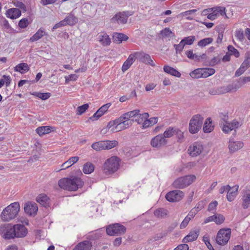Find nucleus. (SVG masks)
Masks as SVG:
<instances>
[{
	"label": "nucleus",
	"instance_id": "f257e3e1",
	"mask_svg": "<svg viewBox=\"0 0 250 250\" xmlns=\"http://www.w3.org/2000/svg\"><path fill=\"white\" fill-rule=\"evenodd\" d=\"M83 184L82 179L77 177L64 178L58 182V185L61 188L69 191H76L79 188H82Z\"/></svg>",
	"mask_w": 250,
	"mask_h": 250
},
{
	"label": "nucleus",
	"instance_id": "f03ea898",
	"mask_svg": "<svg viewBox=\"0 0 250 250\" xmlns=\"http://www.w3.org/2000/svg\"><path fill=\"white\" fill-rule=\"evenodd\" d=\"M132 122V120H127L121 116L114 121H110L106 127L112 132H119L130 127Z\"/></svg>",
	"mask_w": 250,
	"mask_h": 250
},
{
	"label": "nucleus",
	"instance_id": "7ed1b4c3",
	"mask_svg": "<svg viewBox=\"0 0 250 250\" xmlns=\"http://www.w3.org/2000/svg\"><path fill=\"white\" fill-rule=\"evenodd\" d=\"M20 204L19 202H14L6 207L1 214V218L4 221H9L14 219L20 211Z\"/></svg>",
	"mask_w": 250,
	"mask_h": 250
},
{
	"label": "nucleus",
	"instance_id": "20e7f679",
	"mask_svg": "<svg viewBox=\"0 0 250 250\" xmlns=\"http://www.w3.org/2000/svg\"><path fill=\"white\" fill-rule=\"evenodd\" d=\"M119 167L120 159L117 156H112L105 161L103 171L106 175H110L117 171Z\"/></svg>",
	"mask_w": 250,
	"mask_h": 250
},
{
	"label": "nucleus",
	"instance_id": "39448f33",
	"mask_svg": "<svg viewBox=\"0 0 250 250\" xmlns=\"http://www.w3.org/2000/svg\"><path fill=\"white\" fill-rule=\"evenodd\" d=\"M196 179L195 175H186L176 179L173 182L172 186L176 188L183 189L190 185Z\"/></svg>",
	"mask_w": 250,
	"mask_h": 250
},
{
	"label": "nucleus",
	"instance_id": "423d86ee",
	"mask_svg": "<svg viewBox=\"0 0 250 250\" xmlns=\"http://www.w3.org/2000/svg\"><path fill=\"white\" fill-rule=\"evenodd\" d=\"M204 118L199 114L194 115L189 123L188 130L191 134L197 133L201 128Z\"/></svg>",
	"mask_w": 250,
	"mask_h": 250
},
{
	"label": "nucleus",
	"instance_id": "0eeeda50",
	"mask_svg": "<svg viewBox=\"0 0 250 250\" xmlns=\"http://www.w3.org/2000/svg\"><path fill=\"white\" fill-rule=\"evenodd\" d=\"M231 235V229H220L216 235V242L220 246L226 245L230 239Z\"/></svg>",
	"mask_w": 250,
	"mask_h": 250
},
{
	"label": "nucleus",
	"instance_id": "6e6552de",
	"mask_svg": "<svg viewBox=\"0 0 250 250\" xmlns=\"http://www.w3.org/2000/svg\"><path fill=\"white\" fill-rule=\"evenodd\" d=\"M0 233L5 239L9 240L16 237L14 225L6 224L0 227Z\"/></svg>",
	"mask_w": 250,
	"mask_h": 250
},
{
	"label": "nucleus",
	"instance_id": "1a4fd4ad",
	"mask_svg": "<svg viewBox=\"0 0 250 250\" xmlns=\"http://www.w3.org/2000/svg\"><path fill=\"white\" fill-rule=\"evenodd\" d=\"M106 233L108 235H120L124 234L126 231V228L123 225L115 223L110 225L106 228Z\"/></svg>",
	"mask_w": 250,
	"mask_h": 250
},
{
	"label": "nucleus",
	"instance_id": "9d476101",
	"mask_svg": "<svg viewBox=\"0 0 250 250\" xmlns=\"http://www.w3.org/2000/svg\"><path fill=\"white\" fill-rule=\"evenodd\" d=\"M132 15L129 11H122L116 13L111 19V22L118 24H125L127 21L128 18Z\"/></svg>",
	"mask_w": 250,
	"mask_h": 250
},
{
	"label": "nucleus",
	"instance_id": "9b49d317",
	"mask_svg": "<svg viewBox=\"0 0 250 250\" xmlns=\"http://www.w3.org/2000/svg\"><path fill=\"white\" fill-rule=\"evenodd\" d=\"M184 192L180 190H174L166 195V199L170 202H176L181 200L184 197Z\"/></svg>",
	"mask_w": 250,
	"mask_h": 250
},
{
	"label": "nucleus",
	"instance_id": "f8f14e48",
	"mask_svg": "<svg viewBox=\"0 0 250 250\" xmlns=\"http://www.w3.org/2000/svg\"><path fill=\"white\" fill-rule=\"evenodd\" d=\"M204 149L203 146L200 142H194L189 147L188 151L189 154L192 156H197L199 155Z\"/></svg>",
	"mask_w": 250,
	"mask_h": 250
},
{
	"label": "nucleus",
	"instance_id": "ddd939ff",
	"mask_svg": "<svg viewBox=\"0 0 250 250\" xmlns=\"http://www.w3.org/2000/svg\"><path fill=\"white\" fill-rule=\"evenodd\" d=\"M242 123L237 121L236 120H233L231 122H226L222 127V130L224 132L228 133L232 130H235L240 127Z\"/></svg>",
	"mask_w": 250,
	"mask_h": 250
},
{
	"label": "nucleus",
	"instance_id": "4468645a",
	"mask_svg": "<svg viewBox=\"0 0 250 250\" xmlns=\"http://www.w3.org/2000/svg\"><path fill=\"white\" fill-rule=\"evenodd\" d=\"M150 143L152 147L160 148L165 145L167 143V141L164 138L162 134H160L153 138Z\"/></svg>",
	"mask_w": 250,
	"mask_h": 250
},
{
	"label": "nucleus",
	"instance_id": "2eb2a0df",
	"mask_svg": "<svg viewBox=\"0 0 250 250\" xmlns=\"http://www.w3.org/2000/svg\"><path fill=\"white\" fill-rule=\"evenodd\" d=\"M24 209L26 213L29 215H32L36 214L38 207L36 203L28 202L25 204Z\"/></svg>",
	"mask_w": 250,
	"mask_h": 250
},
{
	"label": "nucleus",
	"instance_id": "dca6fc26",
	"mask_svg": "<svg viewBox=\"0 0 250 250\" xmlns=\"http://www.w3.org/2000/svg\"><path fill=\"white\" fill-rule=\"evenodd\" d=\"M244 144L242 141H234L233 139H230L229 142L228 148L230 153H234L242 148Z\"/></svg>",
	"mask_w": 250,
	"mask_h": 250
},
{
	"label": "nucleus",
	"instance_id": "f3484780",
	"mask_svg": "<svg viewBox=\"0 0 250 250\" xmlns=\"http://www.w3.org/2000/svg\"><path fill=\"white\" fill-rule=\"evenodd\" d=\"M111 103L106 104L102 106L94 115L89 118L92 121L96 120L103 116L111 106Z\"/></svg>",
	"mask_w": 250,
	"mask_h": 250
},
{
	"label": "nucleus",
	"instance_id": "a211bd4d",
	"mask_svg": "<svg viewBox=\"0 0 250 250\" xmlns=\"http://www.w3.org/2000/svg\"><path fill=\"white\" fill-rule=\"evenodd\" d=\"M97 37L98 41L102 45L106 46L110 44V38L106 32H100L98 34Z\"/></svg>",
	"mask_w": 250,
	"mask_h": 250
},
{
	"label": "nucleus",
	"instance_id": "6ab92c4d",
	"mask_svg": "<svg viewBox=\"0 0 250 250\" xmlns=\"http://www.w3.org/2000/svg\"><path fill=\"white\" fill-rule=\"evenodd\" d=\"M14 228L16 238L24 237L27 234V229L23 225H14Z\"/></svg>",
	"mask_w": 250,
	"mask_h": 250
},
{
	"label": "nucleus",
	"instance_id": "aec40b11",
	"mask_svg": "<svg viewBox=\"0 0 250 250\" xmlns=\"http://www.w3.org/2000/svg\"><path fill=\"white\" fill-rule=\"evenodd\" d=\"M242 206L244 209L249 208L250 205V190L247 189L243 190L241 198Z\"/></svg>",
	"mask_w": 250,
	"mask_h": 250
},
{
	"label": "nucleus",
	"instance_id": "412c9836",
	"mask_svg": "<svg viewBox=\"0 0 250 250\" xmlns=\"http://www.w3.org/2000/svg\"><path fill=\"white\" fill-rule=\"evenodd\" d=\"M138 60L144 63L149 64L151 66H154L153 61L151 60L150 56L143 52H137Z\"/></svg>",
	"mask_w": 250,
	"mask_h": 250
},
{
	"label": "nucleus",
	"instance_id": "4be33fe9",
	"mask_svg": "<svg viewBox=\"0 0 250 250\" xmlns=\"http://www.w3.org/2000/svg\"><path fill=\"white\" fill-rule=\"evenodd\" d=\"M36 201L45 208L49 206L50 202L49 197L44 193L39 194L36 198Z\"/></svg>",
	"mask_w": 250,
	"mask_h": 250
},
{
	"label": "nucleus",
	"instance_id": "5701e85b",
	"mask_svg": "<svg viewBox=\"0 0 250 250\" xmlns=\"http://www.w3.org/2000/svg\"><path fill=\"white\" fill-rule=\"evenodd\" d=\"M238 188L239 186L236 185L233 187H230V188L228 190L227 198L229 201L231 202L234 200L236 195H237Z\"/></svg>",
	"mask_w": 250,
	"mask_h": 250
},
{
	"label": "nucleus",
	"instance_id": "b1692460",
	"mask_svg": "<svg viewBox=\"0 0 250 250\" xmlns=\"http://www.w3.org/2000/svg\"><path fill=\"white\" fill-rule=\"evenodd\" d=\"M44 28H40L32 37H30L29 41L31 42H34L41 39L42 37L47 35Z\"/></svg>",
	"mask_w": 250,
	"mask_h": 250
},
{
	"label": "nucleus",
	"instance_id": "393cba45",
	"mask_svg": "<svg viewBox=\"0 0 250 250\" xmlns=\"http://www.w3.org/2000/svg\"><path fill=\"white\" fill-rule=\"evenodd\" d=\"M92 244L90 241L85 240L78 243L73 250H90Z\"/></svg>",
	"mask_w": 250,
	"mask_h": 250
},
{
	"label": "nucleus",
	"instance_id": "a878e982",
	"mask_svg": "<svg viewBox=\"0 0 250 250\" xmlns=\"http://www.w3.org/2000/svg\"><path fill=\"white\" fill-rule=\"evenodd\" d=\"M6 15L7 18L16 19L21 15V11L18 8H11L6 11Z\"/></svg>",
	"mask_w": 250,
	"mask_h": 250
},
{
	"label": "nucleus",
	"instance_id": "bb28decb",
	"mask_svg": "<svg viewBox=\"0 0 250 250\" xmlns=\"http://www.w3.org/2000/svg\"><path fill=\"white\" fill-rule=\"evenodd\" d=\"M29 66L27 63L22 62L16 65L14 67L15 72H19L21 74H24L29 70Z\"/></svg>",
	"mask_w": 250,
	"mask_h": 250
},
{
	"label": "nucleus",
	"instance_id": "cd10ccee",
	"mask_svg": "<svg viewBox=\"0 0 250 250\" xmlns=\"http://www.w3.org/2000/svg\"><path fill=\"white\" fill-rule=\"evenodd\" d=\"M199 234L198 230H194L191 231L188 235L184 238L185 242H189L194 241L197 239Z\"/></svg>",
	"mask_w": 250,
	"mask_h": 250
},
{
	"label": "nucleus",
	"instance_id": "c85d7f7f",
	"mask_svg": "<svg viewBox=\"0 0 250 250\" xmlns=\"http://www.w3.org/2000/svg\"><path fill=\"white\" fill-rule=\"evenodd\" d=\"M65 25H73L78 21L77 18L72 13H70L63 20Z\"/></svg>",
	"mask_w": 250,
	"mask_h": 250
},
{
	"label": "nucleus",
	"instance_id": "c756f323",
	"mask_svg": "<svg viewBox=\"0 0 250 250\" xmlns=\"http://www.w3.org/2000/svg\"><path fill=\"white\" fill-rule=\"evenodd\" d=\"M79 160V157L78 156H74L70 158L67 161L63 163L61 169H65L69 167L73 164L76 163Z\"/></svg>",
	"mask_w": 250,
	"mask_h": 250
},
{
	"label": "nucleus",
	"instance_id": "7c9ffc66",
	"mask_svg": "<svg viewBox=\"0 0 250 250\" xmlns=\"http://www.w3.org/2000/svg\"><path fill=\"white\" fill-rule=\"evenodd\" d=\"M164 71L166 73L169 74L172 76L179 78L181 76L180 73L174 68L168 65H165L164 66Z\"/></svg>",
	"mask_w": 250,
	"mask_h": 250
},
{
	"label": "nucleus",
	"instance_id": "2f4dec72",
	"mask_svg": "<svg viewBox=\"0 0 250 250\" xmlns=\"http://www.w3.org/2000/svg\"><path fill=\"white\" fill-rule=\"evenodd\" d=\"M186 54L189 59L198 61H200L201 59H204L206 56V54H205L200 56L197 55L196 54L193 53V51L192 50L187 51Z\"/></svg>",
	"mask_w": 250,
	"mask_h": 250
},
{
	"label": "nucleus",
	"instance_id": "473e14b6",
	"mask_svg": "<svg viewBox=\"0 0 250 250\" xmlns=\"http://www.w3.org/2000/svg\"><path fill=\"white\" fill-rule=\"evenodd\" d=\"M128 39V37L123 33H116L113 35V40L114 42L118 43H120L123 41H126Z\"/></svg>",
	"mask_w": 250,
	"mask_h": 250
},
{
	"label": "nucleus",
	"instance_id": "72a5a7b5",
	"mask_svg": "<svg viewBox=\"0 0 250 250\" xmlns=\"http://www.w3.org/2000/svg\"><path fill=\"white\" fill-rule=\"evenodd\" d=\"M201 74L202 78H207L214 74L215 70L214 68L210 67L201 68Z\"/></svg>",
	"mask_w": 250,
	"mask_h": 250
},
{
	"label": "nucleus",
	"instance_id": "f704fd0d",
	"mask_svg": "<svg viewBox=\"0 0 250 250\" xmlns=\"http://www.w3.org/2000/svg\"><path fill=\"white\" fill-rule=\"evenodd\" d=\"M213 126L210 118L206 119L203 126V130L205 133H210L213 130Z\"/></svg>",
	"mask_w": 250,
	"mask_h": 250
},
{
	"label": "nucleus",
	"instance_id": "c9c22d12",
	"mask_svg": "<svg viewBox=\"0 0 250 250\" xmlns=\"http://www.w3.org/2000/svg\"><path fill=\"white\" fill-rule=\"evenodd\" d=\"M52 128L51 127L48 126H42L38 127L36 129V132L40 136H42L50 132Z\"/></svg>",
	"mask_w": 250,
	"mask_h": 250
},
{
	"label": "nucleus",
	"instance_id": "e433bc0d",
	"mask_svg": "<svg viewBox=\"0 0 250 250\" xmlns=\"http://www.w3.org/2000/svg\"><path fill=\"white\" fill-rule=\"evenodd\" d=\"M210 12H214L216 14V16L217 17L219 15L221 16H226V12H225V8L222 6H218L215 7L211 8H210Z\"/></svg>",
	"mask_w": 250,
	"mask_h": 250
},
{
	"label": "nucleus",
	"instance_id": "4c0bfd02",
	"mask_svg": "<svg viewBox=\"0 0 250 250\" xmlns=\"http://www.w3.org/2000/svg\"><path fill=\"white\" fill-rule=\"evenodd\" d=\"M167 210L163 208H158L154 212V215L158 218H164L167 216Z\"/></svg>",
	"mask_w": 250,
	"mask_h": 250
},
{
	"label": "nucleus",
	"instance_id": "58836bf2",
	"mask_svg": "<svg viewBox=\"0 0 250 250\" xmlns=\"http://www.w3.org/2000/svg\"><path fill=\"white\" fill-rule=\"evenodd\" d=\"M213 41V40L212 38H206L199 41L198 42L197 45L201 47H204L211 43Z\"/></svg>",
	"mask_w": 250,
	"mask_h": 250
},
{
	"label": "nucleus",
	"instance_id": "ea45409f",
	"mask_svg": "<svg viewBox=\"0 0 250 250\" xmlns=\"http://www.w3.org/2000/svg\"><path fill=\"white\" fill-rule=\"evenodd\" d=\"M94 169V165L90 163H86L83 166V172L85 174H90L92 173Z\"/></svg>",
	"mask_w": 250,
	"mask_h": 250
},
{
	"label": "nucleus",
	"instance_id": "a19ab883",
	"mask_svg": "<svg viewBox=\"0 0 250 250\" xmlns=\"http://www.w3.org/2000/svg\"><path fill=\"white\" fill-rule=\"evenodd\" d=\"M140 112L139 110H134L129 112H127L123 114L121 116L127 120H130V118L136 115H138Z\"/></svg>",
	"mask_w": 250,
	"mask_h": 250
},
{
	"label": "nucleus",
	"instance_id": "79ce46f5",
	"mask_svg": "<svg viewBox=\"0 0 250 250\" xmlns=\"http://www.w3.org/2000/svg\"><path fill=\"white\" fill-rule=\"evenodd\" d=\"M176 127H168L162 134L164 138H170L174 135V131Z\"/></svg>",
	"mask_w": 250,
	"mask_h": 250
},
{
	"label": "nucleus",
	"instance_id": "37998d69",
	"mask_svg": "<svg viewBox=\"0 0 250 250\" xmlns=\"http://www.w3.org/2000/svg\"><path fill=\"white\" fill-rule=\"evenodd\" d=\"M104 141H99L92 144L91 147L96 151H100L104 149Z\"/></svg>",
	"mask_w": 250,
	"mask_h": 250
},
{
	"label": "nucleus",
	"instance_id": "c03bdc74",
	"mask_svg": "<svg viewBox=\"0 0 250 250\" xmlns=\"http://www.w3.org/2000/svg\"><path fill=\"white\" fill-rule=\"evenodd\" d=\"M104 149H110L118 145V142L117 141H104Z\"/></svg>",
	"mask_w": 250,
	"mask_h": 250
},
{
	"label": "nucleus",
	"instance_id": "a18cd8bd",
	"mask_svg": "<svg viewBox=\"0 0 250 250\" xmlns=\"http://www.w3.org/2000/svg\"><path fill=\"white\" fill-rule=\"evenodd\" d=\"M33 95L39 98L42 100H46L50 97L51 94L50 93H41V92H34L32 94Z\"/></svg>",
	"mask_w": 250,
	"mask_h": 250
},
{
	"label": "nucleus",
	"instance_id": "49530a36",
	"mask_svg": "<svg viewBox=\"0 0 250 250\" xmlns=\"http://www.w3.org/2000/svg\"><path fill=\"white\" fill-rule=\"evenodd\" d=\"M197 11V9H192L190 10H188L182 12L181 13V15L182 16L187 17L186 19L188 20H191L193 19V17L192 16Z\"/></svg>",
	"mask_w": 250,
	"mask_h": 250
},
{
	"label": "nucleus",
	"instance_id": "de8ad7c7",
	"mask_svg": "<svg viewBox=\"0 0 250 250\" xmlns=\"http://www.w3.org/2000/svg\"><path fill=\"white\" fill-rule=\"evenodd\" d=\"M241 64L247 69L250 67V51L246 53L245 59Z\"/></svg>",
	"mask_w": 250,
	"mask_h": 250
},
{
	"label": "nucleus",
	"instance_id": "09e8293b",
	"mask_svg": "<svg viewBox=\"0 0 250 250\" xmlns=\"http://www.w3.org/2000/svg\"><path fill=\"white\" fill-rule=\"evenodd\" d=\"M228 52L230 55H234L236 58H238L240 56L239 51L235 48L232 45H229L228 46Z\"/></svg>",
	"mask_w": 250,
	"mask_h": 250
},
{
	"label": "nucleus",
	"instance_id": "8fccbe9b",
	"mask_svg": "<svg viewBox=\"0 0 250 250\" xmlns=\"http://www.w3.org/2000/svg\"><path fill=\"white\" fill-rule=\"evenodd\" d=\"M195 40V37L194 36H190L187 37L183 38L181 41L185 45H191L193 44L194 41Z\"/></svg>",
	"mask_w": 250,
	"mask_h": 250
},
{
	"label": "nucleus",
	"instance_id": "3c124183",
	"mask_svg": "<svg viewBox=\"0 0 250 250\" xmlns=\"http://www.w3.org/2000/svg\"><path fill=\"white\" fill-rule=\"evenodd\" d=\"M201 68H197L195 69L194 70L191 71L189 75L191 77L194 78V79H199L202 78V74H201Z\"/></svg>",
	"mask_w": 250,
	"mask_h": 250
},
{
	"label": "nucleus",
	"instance_id": "603ef678",
	"mask_svg": "<svg viewBox=\"0 0 250 250\" xmlns=\"http://www.w3.org/2000/svg\"><path fill=\"white\" fill-rule=\"evenodd\" d=\"M89 107V104H84L82 105L79 106L77 108L76 114L79 115H81L83 114Z\"/></svg>",
	"mask_w": 250,
	"mask_h": 250
},
{
	"label": "nucleus",
	"instance_id": "864d4df0",
	"mask_svg": "<svg viewBox=\"0 0 250 250\" xmlns=\"http://www.w3.org/2000/svg\"><path fill=\"white\" fill-rule=\"evenodd\" d=\"M160 34L162 37L167 38L170 37L171 35L173 34V33L169 28L166 27L161 31Z\"/></svg>",
	"mask_w": 250,
	"mask_h": 250
},
{
	"label": "nucleus",
	"instance_id": "5fc2aeb1",
	"mask_svg": "<svg viewBox=\"0 0 250 250\" xmlns=\"http://www.w3.org/2000/svg\"><path fill=\"white\" fill-rule=\"evenodd\" d=\"M225 217L220 214H215L214 222L217 225L222 224L225 221Z\"/></svg>",
	"mask_w": 250,
	"mask_h": 250
},
{
	"label": "nucleus",
	"instance_id": "6e6d98bb",
	"mask_svg": "<svg viewBox=\"0 0 250 250\" xmlns=\"http://www.w3.org/2000/svg\"><path fill=\"white\" fill-rule=\"evenodd\" d=\"M235 36L240 42H243L244 40V32L242 29L236 30L235 33Z\"/></svg>",
	"mask_w": 250,
	"mask_h": 250
},
{
	"label": "nucleus",
	"instance_id": "4d7b16f0",
	"mask_svg": "<svg viewBox=\"0 0 250 250\" xmlns=\"http://www.w3.org/2000/svg\"><path fill=\"white\" fill-rule=\"evenodd\" d=\"M233 86L231 84H229L227 86H223L220 87V91L219 93H226L227 92H230L233 90Z\"/></svg>",
	"mask_w": 250,
	"mask_h": 250
},
{
	"label": "nucleus",
	"instance_id": "13d9d810",
	"mask_svg": "<svg viewBox=\"0 0 250 250\" xmlns=\"http://www.w3.org/2000/svg\"><path fill=\"white\" fill-rule=\"evenodd\" d=\"M218 205V203L216 201H214L209 204L208 206V210L214 213L216 211V207Z\"/></svg>",
	"mask_w": 250,
	"mask_h": 250
},
{
	"label": "nucleus",
	"instance_id": "bf43d9fd",
	"mask_svg": "<svg viewBox=\"0 0 250 250\" xmlns=\"http://www.w3.org/2000/svg\"><path fill=\"white\" fill-rule=\"evenodd\" d=\"M185 45L183 42L181 41L178 44H174V47L175 49L176 53L180 54L184 48Z\"/></svg>",
	"mask_w": 250,
	"mask_h": 250
},
{
	"label": "nucleus",
	"instance_id": "052dcab7",
	"mask_svg": "<svg viewBox=\"0 0 250 250\" xmlns=\"http://www.w3.org/2000/svg\"><path fill=\"white\" fill-rule=\"evenodd\" d=\"M14 5L17 7L21 9L24 12L26 11V7L25 5L21 1L15 0L14 1Z\"/></svg>",
	"mask_w": 250,
	"mask_h": 250
},
{
	"label": "nucleus",
	"instance_id": "680f3d73",
	"mask_svg": "<svg viewBox=\"0 0 250 250\" xmlns=\"http://www.w3.org/2000/svg\"><path fill=\"white\" fill-rule=\"evenodd\" d=\"M203 240L209 250H214V249H213V247L212 246L211 244L210 243L209 238L208 236L207 235L204 236L203 237Z\"/></svg>",
	"mask_w": 250,
	"mask_h": 250
},
{
	"label": "nucleus",
	"instance_id": "e2e57ef3",
	"mask_svg": "<svg viewBox=\"0 0 250 250\" xmlns=\"http://www.w3.org/2000/svg\"><path fill=\"white\" fill-rule=\"evenodd\" d=\"M29 24L28 19L23 18L19 22V26L21 28H26Z\"/></svg>",
	"mask_w": 250,
	"mask_h": 250
},
{
	"label": "nucleus",
	"instance_id": "0e129e2a",
	"mask_svg": "<svg viewBox=\"0 0 250 250\" xmlns=\"http://www.w3.org/2000/svg\"><path fill=\"white\" fill-rule=\"evenodd\" d=\"M247 69L246 67L241 64L240 67L235 71V76L239 77L240 75L243 74Z\"/></svg>",
	"mask_w": 250,
	"mask_h": 250
},
{
	"label": "nucleus",
	"instance_id": "69168bd1",
	"mask_svg": "<svg viewBox=\"0 0 250 250\" xmlns=\"http://www.w3.org/2000/svg\"><path fill=\"white\" fill-rule=\"evenodd\" d=\"M65 83H68L70 81H76L78 76L76 74H70L68 76H65Z\"/></svg>",
	"mask_w": 250,
	"mask_h": 250
},
{
	"label": "nucleus",
	"instance_id": "338daca9",
	"mask_svg": "<svg viewBox=\"0 0 250 250\" xmlns=\"http://www.w3.org/2000/svg\"><path fill=\"white\" fill-rule=\"evenodd\" d=\"M220 58L218 57H214L208 62V65L213 66L218 63L220 62Z\"/></svg>",
	"mask_w": 250,
	"mask_h": 250
},
{
	"label": "nucleus",
	"instance_id": "774afa93",
	"mask_svg": "<svg viewBox=\"0 0 250 250\" xmlns=\"http://www.w3.org/2000/svg\"><path fill=\"white\" fill-rule=\"evenodd\" d=\"M198 211L199 210L197 208H194L188 212L187 216L191 219L195 217V215L198 212Z\"/></svg>",
	"mask_w": 250,
	"mask_h": 250
}]
</instances>
